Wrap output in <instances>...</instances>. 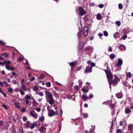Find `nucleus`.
<instances>
[{
  "label": "nucleus",
  "mask_w": 133,
  "mask_h": 133,
  "mask_svg": "<svg viewBox=\"0 0 133 133\" xmlns=\"http://www.w3.org/2000/svg\"><path fill=\"white\" fill-rule=\"evenodd\" d=\"M105 71L107 76V77L108 78V81L109 84H111V81H112L113 78V76L110 70H104Z\"/></svg>",
  "instance_id": "obj_1"
},
{
  "label": "nucleus",
  "mask_w": 133,
  "mask_h": 133,
  "mask_svg": "<svg viewBox=\"0 0 133 133\" xmlns=\"http://www.w3.org/2000/svg\"><path fill=\"white\" fill-rule=\"evenodd\" d=\"M114 78L112 79V81H111V84H109V87L111 89V84H112L113 85V86H114V85H117L118 84V81L119 82L120 81V79L118 78V76L116 74H115L114 75Z\"/></svg>",
  "instance_id": "obj_2"
},
{
  "label": "nucleus",
  "mask_w": 133,
  "mask_h": 133,
  "mask_svg": "<svg viewBox=\"0 0 133 133\" xmlns=\"http://www.w3.org/2000/svg\"><path fill=\"white\" fill-rule=\"evenodd\" d=\"M89 28L88 26H85L84 28L83 34L84 36L86 37L88 34V31Z\"/></svg>",
  "instance_id": "obj_3"
},
{
  "label": "nucleus",
  "mask_w": 133,
  "mask_h": 133,
  "mask_svg": "<svg viewBox=\"0 0 133 133\" xmlns=\"http://www.w3.org/2000/svg\"><path fill=\"white\" fill-rule=\"evenodd\" d=\"M78 9L79 11V15L81 16L84 15L87 13V12L85 11L82 7H79L78 8Z\"/></svg>",
  "instance_id": "obj_4"
},
{
  "label": "nucleus",
  "mask_w": 133,
  "mask_h": 133,
  "mask_svg": "<svg viewBox=\"0 0 133 133\" xmlns=\"http://www.w3.org/2000/svg\"><path fill=\"white\" fill-rule=\"evenodd\" d=\"M45 97L46 98L48 97L49 99H51L53 98V96L51 92H50L49 91L46 90L45 91Z\"/></svg>",
  "instance_id": "obj_5"
},
{
  "label": "nucleus",
  "mask_w": 133,
  "mask_h": 133,
  "mask_svg": "<svg viewBox=\"0 0 133 133\" xmlns=\"http://www.w3.org/2000/svg\"><path fill=\"white\" fill-rule=\"evenodd\" d=\"M55 114V115H57V114H56V112L52 109H50L48 111V115L50 117L53 116Z\"/></svg>",
  "instance_id": "obj_6"
},
{
  "label": "nucleus",
  "mask_w": 133,
  "mask_h": 133,
  "mask_svg": "<svg viewBox=\"0 0 133 133\" xmlns=\"http://www.w3.org/2000/svg\"><path fill=\"white\" fill-rule=\"evenodd\" d=\"M92 71V68L91 67L87 66L86 67V69L85 70L84 72L85 73H87L88 72H91Z\"/></svg>",
  "instance_id": "obj_7"
},
{
  "label": "nucleus",
  "mask_w": 133,
  "mask_h": 133,
  "mask_svg": "<svg viewBox=\"0 0 133 133\" xmlns=\"http://www.w3.org/2000/svg\"><path fill=\"white\" fill-rule=\"evenodd\" d=\"M82 31L81 30H79L77 34V36L78 39L79 40H80V39L82 36Z\"/></svg>",
  "instance_id": "obj_8"
},
{
  "label": "nucleus",
  "mask_w": 133,
  "mask_h": 133,
  "mask_svg": "<svg viewBox=\"0 0 133 133\" xmlns=\"http://www.w3.org/2000/svg\"><path fill=\"white\" fill-rule=\"evenodd\" d=\"M123 61L121 59H118L117 60V63L116 65L118 66H119L122 64Z\"/></svg>",
  "instance_id": "obj_9"
},
{
  "label": "nucleus",
  "mask_w": 133,
  "mask_h": 133,
  "mask_svg": "<svg viewBox=\"0 0 133 133\" xmlns=\"http://www.w3.org/2000/svg\"><path fill=\"white\" fill-rule=\"evenodd\" d=\"M77 64V63L76 61L70 62L69 63V65L70 66H75V65H76Z\"/></svg>",
  "instance_id": "obj_10"
},
{
  "label": "nucleus",
  "mask_w": 133,
  "mask_h": 133,
  "mask_svg": "<svg viewBox=\"0 0 133 133\" xmlns=\"http://www.w3.org/2000/svg\"><path fill=\"white\" fill-rule=\"evenodd\" d=\"M119 49L121 50H125L126 49V48L124 45L121 44L119 46Z\"/></svg>",
  "instance_id": "obj_11"
},
{
  "label": "nucleus",
  "mask_w": 133,
  "mask_h": 133,
  "mask_svg": "<svg viewBox=\"0 0 133 133\" xmlns=\"http://www.w3.org/2000/svg\"><path fill=\"white\" fill-rule=\"evenodd\" d=\"M84 45V43L83 42H81L79 44V46L78 47V48L79 50H81L83 48Z\"/></svg>",
  "instance_id": "obj_12"
},
{
  "label": "nucleus",
  "mask_w": 133,
  "mask_h": 133,
  "mask_svg": "<svg viewBox=\"0 0 133 133\" xmlns=\"http://www.w3.org/2000/svg\"><path fill=\"white\" fill-rule=\"evenodd\" d=\"M116 96L118 98H122L123 96V94L121 93H118L116 94Z\"/></svg>",
  "instance_id": "obj_13"
},
{
  "label": "nucleus",
  "mask_w": 133,
  "mask_h": 133,
  "mask_svg": "<svg viewBox=\"0 0 133 133\" xmlns=\"http://www.w3.org/2000/svg\"><path fill=\"white\" fill-rule=\"evenodd\" d=\"M82 99L84 100L83 101L84 102H85L87 99L88 98V97L86 95H83L82 96Z\"/></svg>",
  "instance_id": "obj_14"
},
{
  "label": "nucleus",
  "mask_w": 133,
  "mask_h": 133,
  "mask_svg": "<svg viewBox=\"0 0 133 133\" xmlns=\"http://www.w3.org/2000/svg\"><path fill=\"white\" fill-rule=\"evenodd\" d=\"M19 102H15L14 103V105L15 107L17 109H20L21 108V107L19 105Z\"/></svg>",
  "instance_id": "obj_15"
},
{
  "label": "nucleus",
  "mask_w": 133,
  "mask_h": 133,
  "mask_svg": "<svg viewBox=\"0 0 133 133\" xmlns=\"http://www.w3.org/2000/svg\"><path fill=\"white\" fill-rule=\"evenodd\" d=\"M54 99L53 98L50 99L48 101L50 105L53 104L54 103Z\"/></svg>",
  "instance_id": "obj_16"
},
{
  "label": "nucleus",
  "mask_w": 133,
  "mask_h": 133,
  "mask_svg": "<svg viewBox=\"0 0 133 133\" xmlns=\"http://www.w3.org/2000/svg\"><path fill=\"white\" fill-rule=\"evenodd\" d=\"M128 129L130 131L133 130V125L132 124H130L128 127Z\"/></svg>",
  "instance_id": "obj_17"
},
{
  "label": "nucleus",
  "mask_w": 133,
  "mask_h": 133,
  "mask_svg": "<svg viewBox=\"0 0 133 133\" xmlns=\"http://www.w3.org/2000/svg\"><path fill=\"white\" fill-rule=\"evenodd\" d=\"M102 18V16L100 14H98L97 15V19L98 20H100Z\"/></svg>",
  "instance_id": "obj_18"
},
{
  "label": "nucleus",
  "mask_w": 133,
  "mask_h": 133,
  "mask_svg": "<svg viewBox=\"0 0 133 133\" xmlns=\"http://www.w3.org/2000/svg\"><path fill=\"white\" fill-rule=\"evenodd\" d=\"M39 119L42 122H43L44 120V117L42 115L41 117H39Z\"/></svg>",
  "instance_id": "obj_19"
},
{
  "label": "nucleus",
  "mask_w": 133,
  "mask_h": 133,
  "mask_svg": "<svg viewBox=\"0 0 133 133\" xmlns=\"http://www.w3.org/2000/svg\"><path fill=\"white\" fill-rule=\"evenodd\" d=\"M84 19L86 22H88L89 21V18L87 15H86L84 17Z\"/></svg>",
  "instance_id": "obj_20"
},
{
  "label": "nucleus",
  "mask_w": 133,
  "mask_h": 133,
  "mask_svg": "<svg viewBox=\"0 0 133 133\" xmlns=\"http://www.w3.org/2000/svg\"><path fill=\"white\" fill-rule=\"evenodd\" d=\"M131 111L129 108H127L125 110V112L126 114H128L129 113H130Z\"/></svg>",
  "instance_id": "obj_21"
},
{
  "label": "nucleus",
  "mask_w": 133,
  "mask_h": 133,
  "mask_svg": "<svg viewBox=\"0 0 133 133\" xmlns=\"http://www.w3.org/2000/svg\"><path fill=\"white\" fill-rule=\"evenodd\" d=\"M21 88V90L23 91H26L27 90L26 89V87H25V85L24 84L22 85Z\"/></svg>",
  "instance_id": "obj_22"
},
{
  "label": "nucleus",
  "mask_w": 133,
  "mask_h": 133,
  "mask_svg": "<svg viewBox=\"0 0 133 133\" xmlns=\"http://www.w3.org/2000/svg\"><path fill=\"white\" fill-rule=\"evenodd\" d=\"M115 57V55L114 54H111L109 56L110 58L111 59L114 58Z\"/></svg>",
  "instance_id": "obj_23"
},
{
  "label": "nucleus",
  "mask_w": 133,
  "mask_h": 133,
  "mask_svg": "<svg viewBox=\"0 0 133 133\" xmlns=\"http://www.w3.org/2000/svg\"><path fill=\"white\" fill-rule=\"evenodd\" d=\"M45 129V128L43 127H41L39 129V131L41 133H43V131Z\"/></svg>",
  "instance_id": "obj_24"
},
{
  "label": "nucleus",
  "mask_w": 133,
  "mask_h": 133,
  "mask_svg": "<svg viewBox=\"0 0 133 133\" xmlns=\"http://www.w3.org/2000/svg\"><path fill=\"white\" fill-rule=\"evenodd\" d=\"M4 65L5 64L6 65H8L11 63V62L10 61H5L4 62Z\"/></svg>",
  "instance_id": "obj_25"
},
{
  "label": "nucleus",
  "mask_w": 133,
  "mask_h": 133,
  "mask_svg": "<svg viewBox=\"0 0 133 133\" xmlns=\"http://www.w3.org/2000/svg\"><path fill=\"white\" fill-rule=\"evenodd\" d=\"M30 98V97L28 95H26L25 97V100H29Z\"/></svg>",
  "instance_id": "obj_26"
},
{
  "label": "nucleus",
  "mask_w": 133,
  "mask_h": 133,
  "mask_svg": "<svg viewBox=\"0 0 133 133\" xmlns=\"http://www.w3.org/2000/svg\"><path fill=\"white\" fill-rule=\"evenodd\" d=\"M4 84L5 86L6 87H10V85L8 84L5 81H3Z\"/></svg>",
  "instance_id": "obj_27"
},
{
  "label": "nucleus",
  "mask_w": 133,
  "mask_h": 133,
  "mask_svg": "<svg viewBox=\"0 0 133 133\" xmlns=\"http://www.w3.org/2000/svg\"><path fill=\"white\" fill-rule=\"evenodd\" d=\"M109 106L112 109H113V110L114 107L115 106V104H109Z\"/></svg>",
  "instance_id": "obj_28"
},
{
  "label": "nucleus",
  "mask_w": 133,
  "mask_h": 133,
  "mask_svg": "<svg viewBox=\"0 0 133 133\" xmlns=\"http://www.w3.org/2000/svg\"><path fill=\"white\" fill-rule=\"evenodd\" d=\"M46 85V87H50L51 84L50 82H48L46 83L45 84Z\"/></svg>",
  "instance_id": "obj_29"
},
{
  "label": "nucleus",
  "mask_w": 133,
  "mask_h": 133,
  "mask_svg": "<svg viewBox=\"0 0 133 133\" xmlns=\"http://www.w3.org/2000/svg\"><path fill=\"white\" fill-rule=\"evenodd\" d=\"M82 91L85 93H86L88 92V90H87V89H85L84 88H83L82 89Z\"/></svg>",
  "instance_id": "obj_30"
},
{
  "label": "nucleus",
  "mask_w": 133,
  "mask_h": 133,
  "mask_svg": "<svg viewBox=\"0 0 133 133\" xmlns=\"http://www.w3.org/2000/svg\"><path fill=\"white\" fill-rule=\"evenodd\" d=\"M30 124L31 123L29 121H27L26 124V127L27 128H29V126L30 125Z\"/></svg>",
  "instance_id": "obj_31"
},
{
  "label": "nucleus",
  "mask_w": 133,
  "mask_h": 133,
  "mask_svg": "<svg viewBox=\"0 0 133 133\" xmlns=\"http://www.w3.org/2000/svg\"><path fill=\"white\" fill-rule=\"evenodd\" d=\"M2 107L6 110L8 109V106L5 104H3L2 106Z\"/></svg>",
  "instance_id": "obj_32"
},
{
  "label": "nucleus",
  "mask_w": 133,
  "mask_h": 133,
  "mask_svg": "<svg viewBox=\"0 0 133 133\" xmlns=\"http://www.w3.org/2000/svg\"><path fill=\"white\" fill-rule=\"evenodd\" d=\"M118 32H116L114 34V36L115 38H117L118 36Z\"/></svg>",
  "instance_id": "obj_33"
},
{
  "label": "nucleus",
  "mask_w": 133,
  "mask_h": 133,
  "mask_svg": "<svg viewBox=\"0 0 133 133\" xmlns=\"http://www.w3.org/2000/svg\"><path fill=\"white\" fill-rule=\"evenodd\" d=\"M45 75L44 74H42V75H40V76L39 77V78L40 79H42L44 77H45Z\"/></svg>",
  "instance_id": "obj_34"
},
{
  "label": "nucleus",
  "mask_w": 133,
  "mask_h": 133,
  "mask_svg": "<svg viewBox=\"0 0 133 133\" xmlns=\"http://www.w3.org/2000/svg\"><path fill=\"white\" fill-rule=\"evenodd\" d=\"M88 115L87 113H84L83 114V117L84 118H86L88 117Z\"/></svg>",
  "instance_id": "obj_35"
},
{
  "label": "nucleus",
  "mask_w": 133,
  "mask_h": 133,
  "mask_svg": "<svg viewBox=\"0 0 133 133\" xmlns=\"http://www.w3.org/2000/svg\"><path fill=\"white\" fill-rule=\"evenodd\" d=\"M116 24L118 26H119L121 25V22L119 21H117L116 22Z\"/></svg>",
  "instance_id": "obj_36"
},
{
  "label": "nucleus",
  "mask_w": 133,
  "mask_h": 133,
  "mask_svg": "<svg viewBox=\"0 0 133 133\" xmlns=\"http://www.w3.org/2000/svg\"><path fill=\"white\" fill-rule=\"evenodd\" d=\"M103 34L106 37L108 36V33L107 31H103Z\"/></svg>",
  "instance_id": "obj_37"
},
{
  "label": "nucleus",
  "mask_w": 133,
  "mask_h": 133,
  "mask_svg": "<svg viewBox=\"0 0 133 133\" xmlns=\"http://www.w3.org/2000/svg\"><path fill=\"white\" fill-rule=\"evenodd\" d=\"M5 67L7 69L10 70L11 66L9 65H6Z\"/></svg>",
  "instance_id": "obj_38"
},
{
  "label": "nucleus",
  "mask_w": 133,
  "mask_h": 133,
  "mask_svg": "<svg viewBox=\"0 0 133 133\" xmlns=\"http://www.w3.org/2000/svg\"><path fill=\"white\" fill-rule=\"evenodd\" d=\"M123 7L122 5V4H118V8L120 9H122Z\"/></svg>",
  "instance_id": "obj_39"
},
{
  "label": "nucleus",
  "mask_w": 133,
  "mask_h": 133,
  "mask_svg": "<svg viewBox=\"0 0 133 133\" xmlns=\"http://www.w3.org/2000/svg\"><path fill=\"white\" fill-rule=\"evenodd\" d=\"M23 90H20L19 91L20 93L22 95H23L25 94V92L23 91Z\"/></svg>",
  "instance_id": "obj_40"
},
{
  "label": "nucleus",
  "mask_w": 133,
  "mask_h": 133,
  "mask_svg": "<svg viewBox=\"0 0 133 133\" xmlns=\"http://www.w3.org/2000/svg\"><path fill=\"white\" fill-rule=\"evenodd\" d=\"M127 35H124L122 37V39L124 40H125L126 38H127Z\"/></svg>",
  "instance_id": "obj_41"
},
{
  "label": "nucleus",
  "mask_w": 133,
  "mask_h": 133,
  "mask_svg": "<svg viewBox=\"0 0 133 133\" xmlns=\"http://www.w3.org/2000/svg\"><path fill=\"white\" fill-rule=\"evenodd\" d=\"M116 133H121V129H117Z\"/></svg>",
  "instance_id": "obj_42"
},
{
  "label": "nucleus",
  "mask_w": 133,
  "mask_h": 133,
  "mask_svg": "<svg viewBox=\"0 0 133 133\" xmlns=\"http://www.w3.org/2000/svg\"><path fill=\"white\" fill-rule=\"evenodd\" d=\"M27 119V118L25 116H23V120L24 122H25Z\"/></svg>",
  "instance_id": "obj_43"
},
{
  "label": "nucleus",
  "mask_w": 133,
  "mask_h": 133,
  "mask_svg": "<svg viewBox=\"0 0 133 133\" xmlns=\"http://www.w3.org/2000/svg\"><path fill=\"white\" fill-rule=\"evenodd\" d=\"M13 91V89L11 88H9L8 90V91L10 93H12Z\"/></svg>",
  "instance_id": "obj_44"
},
{
  "label": "nucleus",
  "mask_w": 133,
  "mask_h": 133,
  "mask_svg": "<svg viewBox=\"0 0 133 133\" xmlns=\"http://www.w3.org/2000/svg\"><path fill=\"white\" fill-rule=\"evenodd\" d=\"M127 75L128 77H130L131 76V74L130 72H129L127 73Z\"/></svg>",
  "instance_id": "obj_45"
},
{
  "label": "nucleus",
  "mask_w": 133,
  "mask_h": 133,
  "mask_svg": "<svg viewBox=\"0 0 133 133\" xmlns=\"http://www.w3.org/2000/svg\"><path fill=\"white\" fill-rule=\"evenodd\" d=\"M19 133H23V130L22 128H20Z\"/></svg>",
  "instance_id": "obj_46"
},
{
  "label": "nucleus",
  "mask_w": 133,
  "mask_h": 133,
  "mask_svg": "<svg viewBox=\"0 0 133 133\" xmlns=\"http://www.w3.org/2000/svg\"><path fill=\"white\" fill-rule=\"evenodd\" d=\"M25 111V109L24 107H23L22 108V109H21V111L23 112H24Z\"/></svg>",
  "instance_id": "obj_47"
},
{
  "label": "nucleus",
  "mask_w": 133,
  "mask_h": 133,
  "mask_svg": "<svg viewBox=\"0 0 133 133\" xmlns=\"http://www.w3.org/2000/svg\"><path fill=\"white\" fill-rule=\"evenodd\" d=\"M104 6V5L102 4H100L98 5V7L101 8H103Z\"/></svg>",
  "instance_id": "obj_48"
},
{
  "label": "nucleus",
  "mask_w": 133,
  "mask_h": 133,
  "mask_svg": "<svg viewBox=\"0 0 133 133\" xmlns=\"http://www.w3.org/2000/svg\"><path fill=\"white\" fill-rule=\"evenodd\" d=\"M108 51L109 52H112V49L110 46L109 47L108 49Z\"/></svg>",
  "instance_id": "obj_49"
},
{
  "label": "nucleus",
  "mask_w": 133,
  "mask_h": 133,
  "mask_svg": "<svg viewBox=\"0 0 133 133\" xmlns=\"http://www.w3.org/2000/svg\"><path fill=\"white\" fill-rule=\"evenodd\" d=\"M82 66H80L79 67H78L77 70V71H78L81 69L82 68Z\"/></svg>",
  "instance_id": "obj_50"
},
{
  "label": "nucleus",
  "mask_w": 133,
  "mask_h": 133,
  "mask_svg": "<svg viewBox=\"0 0 133 133\" xmlns=\"http://www.w3.org/2000/svg\"><path fill=\"white\" fill-rule=\"evenodd\" d=\"M38 94L41 96H42L43 95V92H39Z\"/></svg>",
  "instance_id": "obj_51"
},
{
  "label": "nucleus",
  "mask_w": 133,
  "mask_h": 133,
  "mask_svg": "<svg viewBox=\"0 0 133 133\" xmlns=\"http://www.w3.org/2000/svg\"><path fill=\"white\" fill-rule=\"evenodd\" d=\"M91 49V48L89 47H87L85 49V51H89Z\"/></svg>",
  "instance_id": "obj_52"
},
{
  "label": "nucleus",
  "mask_w": 133,
  "mask_h": 133,
  "mask_svg": "<svg viewBox=\"0 0 133 133\" xmlns=\"http://www.w3.org/2000/svg\"><path fill=\"white\" fill-rule=\"evenodd\" d=\"M5 60V58L2 56H0V61H3Z\"/></svg>",
  "instance_id": "obj_53"
},
{
  "label": "nucleus",
  "mask_w": 133,
  "mask_h": 133,
  "mask_svg": "<svg viewBox=\"0 0 133 133\" xmlns=\"http://www.w3.org/2000/svg\"><path fill=\"white\" fill-rule=\"evenodd\" d=\"M74 88L77 91L78 90V87L77 85H75L74 86Z\"/></svg>",
  "instance_id": "obj_54"
},
{
  "label": "nucleus",
  "mask_w": 133,
  "mask_h": 133,
  "mask_svg": "<svg viewBox=\"0 0 133 133\" xmlns=\"http://www.w3.org/2000/svg\"><path fill=\"white\" fill-rule=\"evenodd\" d=\"M0 43L3 45H4L5 44V43L2 41H0Z\"/></svg>",
  "instance_id": "obj_55"
},
{
  "label": "nucleus",
  "mask_w": 133,
  "mask_h": 133,
  "mask_svg": "<svg viewBox=\"0 0 133 133\" xmlns=\"http://www.w3.org/2000/svg\"><path fill=\"white\" fill-rule=\"evenodd\" d=\"M25 82V80L24 79H22L21 82V84L22 85Z\"/></svg>",
  "instance_id": "obj_56"
},
{
  "label": "nucleus",
  "mask_w": 133,
  "mask_h": 133,
  "mask_svg": "<svg viewBox=\"0 0 133 133\" xmlns=\"http://www.w3.org/2000/svg\"><path fill=\"white\" fill-rule=\"evenodd\" d=\"M4 56V58H5V57H8V54L5 52Z\"/></svg>",
  "instance_id": "obj_57"
},
{
  "label": "nucleus",
  "mask_w": 133,
  "mask_h": 133,
  "mask_svg": "<svg viewBox=\"0 0 133 133\" xmlns=\"http://www.w3.org/2000/svg\"><path fill=\"white\" fill-rule=\"evenodd\" d=\"M38 89V87L37 86H36L34 87V90H37Z\"/></svg>",
  "instance_id": "obj_58"
},
{
  "label": "nucleus",
  "mask_w": 133,
  "mask_h": 133,
  "mask_svg": "<svg viewBox=\"0 0 133 133\" xmlns=\"http://www.w3.org/2000/svg\"><path fill=\"white\" fill-rule=\"evenodd\" d=\"M3 82H2L0 81V85L1 87H3Z\"/></svg>",
  "instance_id": "obj_59"
},
{
  "label": "nucleus",
  "mask_w": 133,
  "mask_h": 133,
  "mask_svg": "<svg viewBox=\"0 0 133 133\" xmlns=\"http://www.w3.org/2000/svg\"><path fill=\"white\" fill-rule=\"evenodd\" d=\"M93 97V95L92 94H91L89 95V98L90 99L91 98H92Z\"/></svg>",
  "instance_id": "obj_60"
},
{
  "label": "nucleus",
  "mask_w": 133,
  "mask_h": 133,
  "mask_svg": "<svg viewBox=\"0 0 133 133\" xmlns=\"http://www.w3.org/2000/svg\"><path fill=\"white\" fill-rule=\"evenodd\" d=\"M36 110L37 111L39 112L41 111V109L39 108H38L36 109Z\"/></svg>",
  "instance_id": "obj_61"
},
{
  "label": "nucleus",
  "mask_w": 133,
  "mask_h": 133,
  "mask_svg": "<svg viewBox=\"0 0 133 133\" xmlns=\"http://www.w3.org/2000/svg\"><path fill=\"white\" fill-rule=\"evenodd\" d=\"M23 59V58H22L21 57H19L18 58V61H19L20 62H21L22 60Z\"/></svg>",
  "instance_id": "obj_62"
},
{
  "label": "nucleus",
  "mask_w": 133,
  "mask_h": 133,
  "mask_svg": "<svg viewBox=\"0 0 133 133\" xmlns=\"http://www.w3.org/2000/svg\"><path fill=\"white\" fill-rule=\"evenodd\" d=\"M91 64V67H93L95 66V64L93 62Z\"/></svg>",
  "instance_id": "obj_63"
},
{
  "label": "nucleus",
  "mask_w": 133,
  "mask_h": 133,
  "mask_svg": "<svg viewBox=\"0 0 133 133\" xmlns=\"http://www.w3.org/2000/svg\"><path fill=\"white\" fill-rule=\"evenodd\" d=\"M87 63L89 65L91 64V63H92L91 61V60H89L88 61Z\"/></svg>",
  "instance_id": "obj_64"
}]
</instances>
